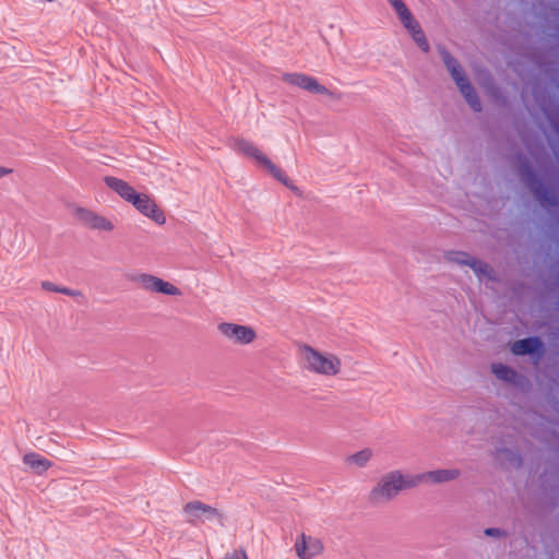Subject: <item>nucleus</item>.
Masks as SVG:
<instances>
[{
    "label": "nucleus",
    "instance_id": "b1692460",
    "mask_svg": "<svg viewBox=\"0 0 559 559\" xmlns=\"http://www.w3.org/2000/svg\"><path fill=\"white\" fill-rule=\"evenodd\" d=\"M386 1L393 8V10L395 11L396 14L407 8L403 0H386Z\"/></svg>",
    "mask_w": 559,
    "mask_h": 559
},
{
    "label": "nucleus",
    "instance_id": "2eb2a0df",
    "mask_svg": "<svg viewBox=\"0 0 559 559\" xmlns=\"http://www.w3.org/2000/svg\"><path fill=\"white\" fill-rule=\"evenodd\" d=\"M543 346V343L537 337H528L516 341L512 344L511 350L515 355L534 354L538 352Z\"/></svg>",
    "mask_w": 559,
    "mask_h": 559
},
{
    "label": "nucleus",
    "instance_id": "39448f33",
    "mask_svg": "<svg viewBox=\"0 0 559 559\" xmlns=\"http://www.w3.org/2000/svg\"><path fill=\"white\" fill-rule=\"evenodd\" d=\"M182 513L186 521L192 525H202L215 521L224 525L223 512L199 500L186 503Z\"/></svg>",
    "mask_w": 559,
    "mask_h": 559
},
{
    "label": "nucleus",
    "instance_id": "4be33fe9",
    "mask_svg": "<svg viewBox=\"0 0 559 559\" xmlns=\"http://www.w3.org/2000/svg\"><path fill=\"white\" fill-rule=\"evenodd\" d=\"M484 534L488 537H493V538H502V537H507V532H504L503 530H500V528H496V527H490V528H486L484 531Z\"/></svg>",
    "mask_w": 559,
    "mask_h": 559
},
{
    "label": "nucleus",
    "instance_id": "5701e85b",
    "mask_svg": "<svg viewBox=\"0 0 559 559\" xmlns=\"http://www.w3.org/2000/svg\"><path fill=\"white\" fill-rule=\"evenodd\" d=\"M222 559H248V557L243 549H236L227 552Z\"/></svg>",
    "mask_w": 559,
    "mask_h": 559
},
{
    "label": "nucleus",
    "instance_id": "aec40b11",
    "mask_svg": "<svg viewBox=\"0 0 559 559\" xmlns=\"http://www.w3.org/2000/svg\"><path fill=\"white\" fill-rule=\"evenodd\" d=\"M396 15L408 33L420 26L408 8L402 10Z\"/></svg>",
    "mask_w": 559,
    "mask_h": 559
},
{
    "label": "nucleus",
    "instance_id": "4468645a",
    "mask_svg": "<svg viewBox=\"0 0 559 559\" xmlns=\"http://www.w3.org/2000/svg\"><path fill=\"white\" fill-rule=\"evenodd\" d=\"M104 181L108 188H110L114 192H116L121 199H123L128 203H131L132 200L139 193L131 185H129L127 181L122 179L112 176H107L104 178Z\"/></svg>",
    "mask_w": 559,
    "mask_h": 559
},
{
    "label": "nucleus",
    "instance_id": "6e6552de",
    "mask_svg": "<svg viewBox=\"0 0 559 559\" xmlns=\"http://www.w3.org/2000/svg\"><path fill=\"white\" fill-rule=\"evenodd\" d=\"M73 215L83 226L93 230L111 233L116 228L110 218L86 207H75Z\"/></svg>",
    "mask_w": 559,
    "mask_h": 559
},
{
    "label": "nucleus",
    "instance_id": "f8f14e48",
    "mask_svg": "<svg viewBox=\"0 0 559 559\" xmlns=\"http://www.w3.org/2000/svg\"><path fill=\"white\" fill-rule=\"evenodd\" d=\"M449 259L456 264L469 266L480 281L483 278H493V270L488 263L475 259L465 252H452Z\"/></svg>",
    "mask_w": 559,
    "mask_h": 559
},
{
    "label": "nucleus",
    "instance_id": "ddd939ff",
    "mask_svg": "<svg viewBox=\"0 0 559 559\" xmlns=\"http://www.w3.org/2000/svg\"><path fill=\"white\" fill-rule=\"evenodd\" d=\"M460 475L461 471L457 468H444L429 471L420 475H415V477H420V483L443 484L457 479Z\"/></svg>",
    "mask_w": 559,
    "mask_h": 559
},
{
    "label": "nucleus",
    "instance_id": "393cba45",
    "mask_svg": "<svg viewBox=\"0 0 559 559\" xmlns=\"http://www.w3.org/2000/svg\"><path fill=\"white\" fill-rule=\"evenodd\" d=\"M13 173L12 168L0 166V178L7 177Z\"/></svg>",
    "mask_w": 559,
    "mask_h": 559
},
{
    "label": "nucleus",
    "instance_id": "7ed1b4c3",
    "mask_svg": "<svg viewBox=\"0 0 559 559\" xmlns=\"http://www.w3.org/2000/svg\"><path fill=\"white\" fill-rule=\"evenodd\" d=\"M438 51L445 68L459 87L461 94L464 96L465 100L468 103L473 110L480 111V100L474 87L471 85L468 79L466 78L465 72L457 59H455L444 47H439Z\"/></svg>",
    "mask_w": 559,
    "mask_h": 559
},
{
    "label": "nucleus",
    "instance_id": "412c9836",
    "mask_svg": "<svg viewBox=\"0 0 559 559\" xmlns=\"http://www.w3.org/2000/svg\"><path fill=\"white\" fill-rule=\"evenodd\" d=\"M409 35L412 36V38L414 39V41L417 44V46L425 52H428L429 51V44H428V40L426 38V35L425 33L423 32L421 27L419 26L418 28L409 32Z\"/></svg>",
    "mask_w": 559,
    "mask_h": 559
},
{
    "label": "nucleus",
    "instance_id": "20e7f679",
    "mask_svg": "<svg viewBox=\"0 0 559 559\" xmlns=\"http://www.w3.org/2000/svg\"><path fill=\"white\" fill-rule=\"evenodd\" d=\"M233 148L246 155L249 158H252L258 166L265 168L276 180L282 182L288 189L294 192H298V188L293 183V181L285 175V173L276 166L262 151L259 150L253 143L245 140V139H236L233 144Z\"/></svg>",
    "mask_w": 559,
    "mask_h": 559
},
{
    "label": "nucleus",
    "instance_id": "dca6fc26",
    "mask_svg": "<svg viewBox=\"0 0 559 559\" xmlns=\"http://www.w3.org/2000/svg\"><path fill=\"white\" fill-rule=\"evenodd\" d=\"M23 462L38 475L46 472L52 465L49 460L34 452L25 454Z\"/></svg>",
    "mask_w": 559,
    "mask_h": 559
},
{
    "label": "nucleus",
    "instance_id": "1a4fd4ad",
    "mask_svg": "<svg viewBox=\"0 0 559 559\" xmlns=\"http://www.w3.org/2000/svg\"><path fill=\"white\" fill-rule=\"evenodd\" d=\"M217 330L225 338L236 345H248L257 338L254 329L248 325L222 322L217 325Z\"/></svg>",
    "mask_w": 559,
    "mask_h": 559
},
{
    "label": "nucleus",
    "instance_id": "9b49d317",
    "mask_svg": "<svg viewBox=\"0 0 559 559\" xmlns=\"http://www.w3.org/2000/svg\"><path fill=\"white\" fill-rule=\"evenodd\" d=\"M294 549L299 559H313L323 552L324 545L320 538L302 533L296 538Z\"/></svg>",
    "mask_w": 559,
    "mask_h": 559
},
{
    "label": "nucleus",
    "instance_id": "f03ea898",
    "mask_svg": "<svg viewBox=\"0 0 559 559\" xmlns=\"http://www.w3.org/2000/svg\"><path fill=\"white\" fill-rule=\"evenodd\" d=\"M420 484V477L405 475L401 471H391L380 477L369 492V501L374 504L388 503L395 499L403 490L414 488Z\"/></svg>",
    "mask_w": 559,
    "mask_h": 559
},
{
    "label": "nucleus",
    "instance_id": "f3484780",
    "mask_svg": "<svg viewBox=\"0 0 559 559\" xmlns=\"http://www.w3.org/2000/svg\"><path fill=\"white\" fill-rule=\"evenodd\" d=\"M373 456V452L369 448H365L356 453H353L345 459V463L348 466L364 468L368 465Z\"/></svg>",
    "mask_w": 559,
    "mask_h": 559
},
{
    "label": "nucleus",
    "instance_id": "9d476101",
    "mask_svg": "<svg viewBox=\"0 0 559 559\" xmlns=\"http://www.w3.org/2000/svg\"><path fill=\"white\" fill-rule=\"evenodd\" d=\"M131 204L138 212L155 224L164 225L166 223L165 213L148 194L139 192Z\"/></svg>",
    "mask_w": 559,
    "mask_h": 559
},
{
    "label": "nucleus",
    "instance_id": "f257e3e1",
    "mask_svg": "<svg viewBox=\"0 0 559 559\" xmlns=\"http://www.w3.org/2000/svg\"><path fill=\"white\" fill-rule=\"evenodd\" d=\"M298 358L301 368L311 374L334 378L342 372L341 358L331 352L319 350L310 345L302 344L298 347Z\"/></svg>",
    "mask_w": 559,
    "mask_h": 559
},
{
    "label": "nucleus",
    "instance_id": "0eeeda50",
    "mask_svg": "<svg viewBox=\"0 0 559 559\" xmlns=\"http://www.w3.org/2000/svg\"><path fill=\"white\" fill-rule=\"evenodd\" d=\"M131 280L142 289L150 293H159L167 296L181 295V290L177 286L153 274L139 273L132 276Z\"/></svg>",
    "mask_w": 559,
    "mask_h": 559
},
{
    "label": "nucleus",
    "instance_id": "423d86ee",
    "mask_svg": "<svg viewBox=\"0 0 559 559\" xmlns=\"http://www.w3.org/2000/svg\"><path fill=\"white\" fill-rule=\"evenodd\" d=\"M282 80L293 86L299 87L311 94L323 95L332 99H340L341 95L336 92L329 90L326 86L321 84L314 76L305 73H284Z\"/></svg>",
    "mask_w": 559,
    "mask_h": 559
},
{
    "label": "nucleus",
    "instance_id": "a211bd4d",
    "mask_svg": "<svg viewBox=\"0 0 559 559\" xmlns=\"http://www.w3.org/2000/svg\"><path fill=\"white\" fill-rule=\"evenodd\" d=\"M491 369L498 379L506 381V382L515 381L516 372L513 369H511L510 367L502 365V364H493Z\"/></svg>",
    "mask_w": 559,
    "mask_h": 559
},
{
    "label": "nucleus",
    "instance_id": "6ab92c4d",
    "mask_svg": "<svg viewBox=\"0 0 559 559\" xmlns=\"http://www.w3.org/2000/svg\"><path fill=\"white\" fill-rule=\"evenodd\" d=\"M40 285H41V288L46 292L59 293V294H63V295H67L70 297H79L82 295V293L80 290H74V289H71L68 287H61V286H58L49 281H44V282H41Z\"/></svg>",
    "mask_w": 559,
    "mask_h": 559
}]
</instances>
